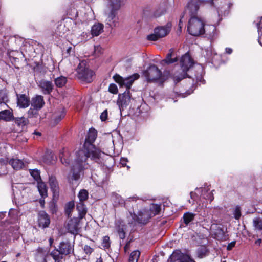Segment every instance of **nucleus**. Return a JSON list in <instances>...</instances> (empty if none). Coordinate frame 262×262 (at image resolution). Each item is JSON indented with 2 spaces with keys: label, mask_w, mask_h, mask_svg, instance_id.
<instances>
[{
  "label": "nucleus",
  "mask_w": 262,
  "mask_h": 262,
  "mask_svg": "<svg viewBox=\"0 0 262 262\" xmlns=\"http://www.w3.org/2000/svg\"><path fill=\"white\" fill-rule=\"evenodd\" d=\"M97 135V131L94 128L89 130L83 144V149L79 150L76 154L74 163L68 177L70 183L78 180L82 172L89 168V165L87 162L88 158L99 164L102 162V152L93 144Z\"/></svg>",
  "instance_id": "obj_1"
},
{
  "label": "nucleus",
  "mask_w": 262,
  "mask_h": 262,
  "mask_svg": "<svg viewBox=\"0 0 262 262\" xmlns=\"http://www.w3.org/2000/svg\"><path fill=\"white\" fill-rule=\"evenodd\" d=\"M204 25L202 19L198 17H192L189 20L187 31L191 35L198 36L206 32ZM209 29L210 31L207 32L206 35L210 38H213L215 35L216 28L214 26H209Z\"/></svg>",
  "instance_id": "obj_2"
},
{
  "label": "nucleus",
  "mask_w": 262,
  "mask_h": 262,
  "mask_svg": "<svg viewBox=\"0 0 262 262\" xmlns=\"http://www.w3.org/2000/svg\"><path fill=\"white\" fill-rule=\"evenodd\" d=\"M194 62L189 54L187 53L183 55L180 60V65L182 72H176L173 75L174 81L178 82L188 76L187 72L193 66Z\"/></svg>",
  "instance_id": "obj_3"
},
{
  "label": "nucleus",
  "mask_w": 262,
  "mask_h": 262,
  "mask_svg": "<svg viewBox=\"0 0 262 262\" xmlns=\"http://www.w3.org/2000/svg\"><path fill=\"white\" fill-rule=\"evenodd\" d=\"M77 78L82 81L90 83L93 81L94 72L86 67L84 61L80 62L76 69Z\"/></svg>",
  "instance_id": "obj_4"
},
{
  "label": "nucleus",
  "mask_w": 262,
  "mask_h": 262,
  "mask_svg": "<svg viewBox=\"0 0 262 262\" xmlns=\"http://www.w3.org/2000/svg\"><path fill=\"white\" fill-rule=\"evenodd\" d=\"M111 200L113 202L114 206L124 205L129 212L132 213V211L134 210L132 204L133 202L136 203L138 199L136 196H133L124 201L120 195L116 193H113L111 196Z\"/></svg>",
  "instance_id": "obj_5"
},
{
  "label": "nucleus",
  "mask_w": 262,
  "mask_h": 262,
  "mask_svg": "<svg viewBox=\"0 0 262 262\" xmlns=\"http://www.w3.org/2000/svg\"><path fill=\"white\" fill-rule=\"evenodd\" d=\"M143 75L148 82H154L163 79L161 71L154 64L150 66L144 70Z\"/></svg>",
  "instance_id": "obj_6"
},
{
  "label": "nucleus",
  "mask_w": 262,
  "mask_h": 262,
  "mask_svg": "<svg viewBox=\"0 0 262 262\" xmlns=\"http://www.w3.org/2000/svg\"><path fill=\"white\" fill-rule=\"evenodd\" d=\"M171 24L167 23L165 26L157 27L154 29V33L148 35L147 39L150 41H156L166 36L170 31Z\"/></svg>",
  "instance_id": "obj_7"
},
{
  "label": "nucleus",
  "mask_w": 262,
  "mask_h": 262,
  "mask_svg": "<svg viewBox=\"0 0 262 262\" xmlns=\"http://www.w3.org/2000/svg\"><path fill=\"white\" fill-rule=\"evenodd\" d=\"M140 76L137 73H135L132 76L126 77L125 78H123L119 75L116 74L113 76L114 80L118 83L121 86H124L126 88V90L129 91V89L135 80L138 79Z\"/></svg>",
  "instance_id": "obj_8"
},
{
  "label": "nucleus",
  "mask_w": 262,
  "mask_h": 262,
  "mask_svg": "<svg viewBox=\"0 0 262 262\" xmlns=\"http://www.w3.org/2000/svg\"><path fill=\"white\" fill-rule=\"evenodd\" d=\"M132 217L134 221L137 223L146 224L151 217V216L149 214L147 210L143 209L138 212V214L134 213Z\"/></svg>",
  "instance_id": "obj_9"
},
{
  "label": "nucleus",
  "mask_w": 262,
  "mask_h": 262,
  "mask_svg": "<svg viewBox=\"0 0 262 262\" xmlns=\"http://www.w3.org/2000/svg\"><path fill=\"white\" fill-rule=\"evenodd\" d=\"M200 4L196 0L190 1L185 10V13L188 14L190 18L192 17H198L196 16L198 11L200 8Z\"/></svg>",
  "instance_id": "obj_10"
},
{
  "label": "nucleus",
  "mask_w": 262,
  "mask_h": 262,
  "mask_svg": "<svg viewBox=\"0 0 262 262\" xmlns=\"http://www.w3.org/2000/svg\"><path fill=\"white\" fill-rule=\"evenodd\" d=\"M80 220L78 217H74L69 221L67 228L70 233L75 235L78 234L80 230L79 223Z\"/></svg>",
  "instance_id": "obj_11"
},
{
  "label": "nucleus",
  "mask_w": 262,
  "mask_h": 262,
  "mask_svg": "<svg viewBox=\"0 0 262 262\" xmlns=\"http://www.w3.org/2000/svg\"><path fill=\"white\" fill-rule=\"evenodd\" d=\"M130 92L128 90L125 91L122 94H119L117 100V103L119 107L123 109L128 106L130 102Z\"/></svg>",
  "instance_id": "obj_12"
},
{
  "label": "nucleus",
  "mask_w": 262,
  "mask_h": 262,
  "mask_svg": "<svg viewBox=\"0 0 262 262\" xmlns=\"http://www.w3.org/2000/svg\"><path fill=\"white\" fill-rule=\"evenodd\" d=\"M38 85L44 95L50 94L54 88V85L52 81L45 79L39 81Z\"/></svg>",
  "instance_id": "obj_13"
},
{
  "label": "nucleus",
  "mask_w": 262,
  "mask_h": 262,
  "mask_svg": "<svg viewBox=\"0 0 262 262\" xmlns=\"http://www.w3.org/2000/svg\"><path fill=\"white\" fill-rule=\"evenodd\" d=\"M58 248L62 254L67 256L74 252V244L68 241H62L60 243Z\"/></svg>",
  "instance_id": "obj_14"
},
{
  "label": "nucleus",
  "mask_w": 262,
  "mask_h": 262,
  "mask_svg": "<svg viewBox=\"0 0 262 262\" xmlns=\"http://www.w3.org/2000/svg\"><path fill=\"white\" fill-rule=\"evenodd\" d=\"M38 223L39 227L43 229L48 227L50 225V216L45 211H40L38 213Z\"/></svg>",
  "instance_id": "obj_15"
},
{
  "label": "nucleus",
  "mask_w": 262,
  "mask_h": 262,
  "mask_svg": "<svg viewBox=\"0 0 262 262\" xmlns=\"http://www.w3.org/2000/svg\"><path fill=\"white\" fill-rule=\"evenodd\" d=\"M36 251V260L38 262H47V257L49 255V250L48 248L39 247Z\"/></svg>",
  "instance_id": "obj_16"
},
{
  "label": "nucleus",
  "mask_w": 262,
  "mask_h": 262,
  "mask_svg": "<svg viewBox=\"0 0 262 262\" xmlns=\"http://www.w3.org/2000/svg\"><path fill=\"white\" fill-rule=\"evenodd\" d=\"M178 61V58L175 56L173 54V50L170 49L169 53L166 55V58L161 61V64L163 66L165 64H170L175 63Z\"/></svg>",
  "instance_id": "obj_17"
},
{
  "label": "nucleus",
  "mask_w": 262,
  "mask_h": 262,
  "mask_svg": "<svg viewBox=\"0 0 262 262\" xmlns=\"http://www.w3.org/2000/svg\"><path fill=\"white\" fill-rule=\"evenodd\" d=\"M30 103L32 107L40 110L45 104L43 97L41 95H36L32 98Z\"/></svg>",
  "instance_id": "obj_18"
},
{
  "label": "nucleus",
  "mask_w": 262,
  "mask_h": 262,
  "mask_svg": "<svg viewBox=\"0 0 262 262\" xmlns=\"http://www.w3.org/2000/svg\"><path fill=\"white\" fill-rule=\"evenodd\" d=\"M17 105L20 108H26L29 106L30 103V100L29 97H28L25 94L18 95L17 94Z\"/></svg>",
  "instance_id": "obj_19"
},
{
  "label": "nucleus",
  "mask_w": 262,
  "mask_h": 262,
  "mask_svg": "<svg viewBox=\"0 0 262 262\" xmlns=\"http://www.w3.org/2000/svg\"><path fill=\"white\" fill-rule=\"evenodd\" d=\"M0 119L5 121H10L14 119L12 109H4L0 111Z\"/></svg>",
  "instance_id": "obj_20"
},
{
  "label": "nucleus",
  "mask_w": 262,
  "mask_h": 262,
  "mask_svg": "<svg viewBox=\"0 0 262 262\" xmlns=\"http://www.w3.org/2000/svg\"><path fill=\"white\" fill-rule=\"evenodd\" d=\"M119 9H115L114 8H112V10L108 15L107 18L106 19L107 24H108L111 28L115 27L117 25V22L112 20L115 17L117 14V11Z\"/></svg>",
  "instance_id": "obj_21"
},
{
  "label": "nucleus",
  "mask_w": 262,
  "mask_h": 262,
  "mask_svg": "<svg viewBox=\"0 0 262 262\" xmlns=\"http://www.w3.org/2000/svg\"><path fill=\"white\" fill-rule=\"evenodd\" d=\"M76 209L79 215L78 218L80 219H83L87 212V209L84 204V202H79L77 204Z\"/></svg>",
  "instance_id": "obj_22"
},
{
  "label": "nucleus",
  "mask_w": 262,
  "mask_h": 262,
  "mask_svg": "<svg viewBox=\"0 0 262 262\" xmlns=\"http://www.w3.org/2000/svg\"><path fill=\"white\" fill-rule=\"evenodd\" d=\"M49 183L51 189L54 193L58 192V183L55 177L52 176H50L49 178Z\"/></svg>",
  "instance_id": "obj_23"
},
{
  "label": "nucleus",
  "mask_w": 262,
  "mask_h": 262,
  "mask_svg": "<svg viewBox=\"0 0 262 262\" xmlns=\"http://www.w3.org/2000/svg\"><path fill=\"white\" fill-rule=\"evenodd\" d=\"M50 255L53 258L55 262H61L64 256L61 253L59 248H55L50 253Z\"/></svg>",
  "instance_id": "obj_24"
},
{
  "label": "nucleus",
  "mask_w": 262,
  "mask_h": 262,
  "mask_svg": "<svg viewBox=\"0 0 262 262\" xmlns=\"http://www.w3.org/2000/svg\"><path fill=\"white\" fill-rule=\"evenodd\" d=\"M103 30V25L98 23L94 24L91 29V33L93 36H97L101 34Z\"/></svg>",
  "instance_id": "obj_25"
},
{
  "label": "nucleus",
  "mask_w": 262,
  "mask_h": 262,
  "mask_svg": "<svg viewBox=\"0 0 262 262\" xmlns=\"http://www.w3.org/2000/svg\"><path fill=\"white\" fill-rule=\"evenodd\" d=\"M37 188L42 198L47 196V187L45 183L41 180L37 182Z\"/></svg>",
  "instance_id": "obj_26"
},
{
  "label": "nucleus",
  "mask_w": 262,
  "mask_h": 262,
  "mask_svg": "<svg viewBox=\"0 0 262 262\" xmlns=\"http://www.w3.org/2000/svg\"><path fill=\"white\" fill-rule=\"evenodd\" d=\"M9 164L16 170H20L24 166L23 162L19 159H11L9 161Z\"/></svg>",
  "instance_id": "obj_27"
},
{
  "label": "nucleus",
  "mask_w": 262,
  "mask_h": 262,
  "mask_svg": "<svg viewBox=\"0 0 262 262\" xmlns=\"http://www.w3.org/2000/svg\"><path fill=\"white\" fill-rule=\"evenodd\" d=\"M253 225L254 230L256 232H259L262 234V219L260 217H255L253 220Z\"/></svg>",
  "instance_id": "obj_28"
},
{
  "label": "nucleus",
  "mask_w": 262,
  "mask_h": 262,
  "mask_svg": "<svg viewBox=\"0 0 262 262\" xmlns=\"http://www.w3.org/2000/svg\"><path fill=\"white\" fill-rule=\"evenodd\" d=\"M209 190V188H203L202 189V194L203 198L205 200L209 201L210 202H211L214 199L213 193L212 192L208 193V191Z\"/></svg>",
  "instance_id": "obj_29"
},
{
  "label": "nucleus",
  "mask_w": 262,
  "mask_h": 262,
  "mask_svg": "<svg viewBox=\"0 0 262 262\" xmlns=\"http://www.w3.org/2000/svg\"><path fill=\"white\" fill-rule=\"evenodd\" d=\"M135 196H136L138 199V200H137L136 203L133 202L132 204L134 207V210L132 211V213L129 212L132 216V215H133L134 213H135V211L136 210H138L139 208L141 209L144 203L143 201L141 199L139 198V197H137L136 195H135Z\"/></svg>",
  "instance_id": "obj_30"
},
{
  "label": "nucleus",
  "mask_w": 262,
  "mask_h": 262,
  "mask_svg": "<svg viewBox=\"0 0 262 262\" xmlns=\"http://www.w3.org/2000/svg\"><path fill=\"white\" fill-rule=\"evenodd\" d=\"M74 202L73 201L69 202L65 206V213L68 216L70 217L71 212H72L74 208Z\"/></svg>",
  "instance_id": "obj_31"
},
{
  "label": "nucleus",
  "mask_w": 262,
  "mask_h": 262,
  "mask_svg": "<svg viewBox=\"0 0 262 262\" xmlns=\"http://www.w3.org/2000/svg\"><path fill=\"white\" fill-rule=\"evenodd\" d=\"M14 120L15 123L19 126H24L28 123V120L27 118L22 117L14 118L12 119Z\"/></svg>",
  "instance_id": "obj_32"
},
{
  "label": "nucleus",
  "mask_w": 262,
  "mask_h": 262,
  "mask_svg": "<svg viewBox=\"0 0 262 262\" xmlns=\"http://www.w3.org/2000/svg\"><path fill=\"white\" fill-rule=\"evenodd\" d=\"M55 84L59 88L63 86L67 82V78L64 76H60L55 79Z\"/></svg>",
  "instance_id": "obj_33"
},
{
  "label": "nucleus",
  "mask_w": 262,
  "mask_h": 262,
  "mask_svg": "<svg viewBox=\"0 0 262 262\" xmlns=\"http://www.w3.org/2000/svg\"><path fill=\"white\" fill-rule=\"evenodd\" d=\"M194 214L190 212H187L183 215L184 223L186 225H188L189 223L194 220Z\"/></svg>",
  "instance_id": "obj_34"
},
{
  "label": "nucleus",
  "mask_w": 262,
  "mask_h": 262,
  "mask_svg": "<svg viewBox=\"0 0 262 262\" xmlns=\"http://www.w3.org/2000/svg\"><path fill=\"white\" fill-rule=\"evenodd\" d=\"M150 215L155 216L158 214L161 211V205L158 204H152L150 207Z\"/></svg>",
  "instance_id": "obj_35"
},
{
  "label": "nucleus",
  "mask_w": 262,
  "mask_h": 262,
  "mask_svg": "<svg viewBox=\"0 0 262 262\" xmlns=\"http://www.w3.org/2000/svg\"><path fill=\"white\" fill-rule=\"evenodd\" d=\"M38 108L32 107L29 108L27 112V116L28 118H36L38 115Z\"/></svg>",
  "instance_id": "obj_36"
},
{
  "label": "nucleus",
  "mask_w": 262,
  "mask_h": 262,
  "mask_svg": "<svg viewBox=\"0 0 262 262\" xmlns=\"http://www.w3.org/2000/svg\"><path fill=\"white\" fill-rule=\"evenodd\" d=\"M140 255V252L138 250L133 251L129 258V262H137Z\"/></svg>",
  "instance_id": "obj_37"
},
{
  "label": "nucleus",
  "mask_w": 262,
  "mask_h": 262,
  "mask_svg": "<svg viewBox=\"0 0 262 262\" xmlns=\"http://www.w3.org/2000/svg\"><path fill=\"white\" fill-rule=\"evenodd\" d=\"M182 254L180 250H176L170 255L168 260L170 259L171 261H179Z\"/></svg>",
  "instance_id": "obj_38"
},
{
  "label": "nucleus",
  "mask_w": 262,
  "mask_h": 262,
  "mask_svg": "<svg viewBox=\"0 0 262 262\" xmlns=\"http://www.w3.org/2000/svg\"><path fill=\"white\" fill-rule=\"evenodd\" d=\"M68 155V152L64 150L60 152L59 157L61 163L66 165H68L70 164V160L66 158Z\"/></svg>",
  "instance_id": "obj_39"
},
{
  "label": "nucleus",
  "mask_w": 262,
  "mask_h": 262,
  "mask_svg": "<svg viewBox=\"0 0 262 262\" xmlns=\"http://www.w3.org/2000/svg\"><path fill=\"white\" fill-rule=\"evenodd\" d=\"M88 192L85 189L81 190L78 193V198L80 202H84L88 198Z\"/></svg>",
  "instance_id": "obj_40"
},
{
  "label": "nucleus",
  "mask_w": 262,
  "mask_h": 262,
  "mask_svg": "<svg viewBox=\"0 0 262 262\" xmlns=\"http://www.w3.org/2000/svg\"><path fill=\"white\" fill-rule=\"evenodd\" d=\"M30 174L32 176V177L37 181H40L41 180L40 176V172L39 170L37 169H32L30 170Z\"/></svg>",
  "instance_id": "obj_41"
},
{
  "label": "nucleus",
  "mask_w": 262,
  "mask_h": 262,
  "mask_svg": "<svg viewBox=\"0 0 262 262\" xmlns=\"http://www.w3.org/2000/svg\"><path fill=\"white\" fill-rule=\"evenodd\" d=\"M117 231L121 239H124L125 237V232L124 230L123 225L118 226L117 227Z\"/></svg>",
  "instance_id": "obj_42"
},
{
  "label": "nucleus",
  "mask_w": 262,
  "mask_h": 262,
  "mask_svg": "<svg viewBox=\"0 0 262 262\" xmlns=\"http://www.w3.org/2000/svg\"><path fill=\"white\" fill-rule=\"evenodd\" d=\"M261 24H262V17L261 18L260 23L257 24V27L258 31L259 32V34L258 40L259 43L262 46V32H261L262 26H261Z\"/></svg>",
  "instance_id": "obj_43"
},
{
  "label": "nucleus",
  "mask_w": 262,
  "mask_h": 262,
  "mask_svg": "<svg viewBox=\"0 0 262 262\" xmlns=\"http://www.w3.org/2000/svg\"><path fill=\"white\" fill-rule=\"evenodd\" d=\"M102 245L105 249H108L110 247V240L108 236H105L103 238Z\"/></svg>",
  "instance_id": "obj_44"
},
{
  "label": "nucleus",
  "mask_w": 262,
  "mask_h": 262,
  "mask_svg": "<svg viewBox=\"0 0 262 262\" xmlns=\"http://www.w3.org/2000/svg\"><path fill=\"white\" fill-rule=\"evenodd\" d=\"M112 8L119 9L121 7V0H110Z\"/></svg>",
  "instance_id": "obj_45"
},
{
  "label": "nucleus",
  "mask_w": 262,
  "mask_h": 262,
  "mask_svg": "<svg viewBox=\"0 0 262 262\" xmlns=\"http://www.w3.org/2000/svg\"><path fill=\"white\" fill-rule=\"evenodd\" d=\"M207 250L205 247H201L198 250L197 254L199 258H202L206 255Z\"/></svg>",
  "instance_id": "obj_46"
},
{
  "label": "nucleus",
  "mask_w": 262,
  "mask_h": 262,
  "mask_svg": "<svg viewBox=\"0 0 262 262\" xmlns=\"http://www.w3.org/2000/svg\"><path fill=\"white\" fill-rule=\"evenodd\" d=\"M65 116V113L62 111L60 113L59 115H56L54 117L55 124H57L59 121L61 120Z\"/></svg>",
  "instance_id": "obj_47"
},
{
  "label": "nucleus",
  "mask_w": 262,
  "mask_h": 262,
  "mask_svg": "<svg viewBox=\"0 0 262 262\" xmlns=\"http://www.w3.org/2000/svg\"><path fill=\"white\" fill-rule=\"evenodd\" d=\"M108 91L114 94H117L118 93L117 86L115 84H111L108 87Z\"/></svg>",
  "instance_id": "obj_48"
},
{
  "label": "nucleus",
  "mask_w": 262,
  "mask_h": 262,
  "mask_svg": "<svg viewBox=\"0 0 262 262\" xmlns=\"http://www.w3.org/2000/svg\"><path fill=\"white\" fill-rule=\"evenodd\" d=\"M191 258L188 255L182 254L179 260L180 262H189V260Z\"/></svg>",
  "instance_id": "obj_49"
},
{
  "label": "nucleus",
  "mask_w": 262,
  "mask_h": 262,
  "mask_svg": "<svg viewBox=\"0 0 262 262\" xmlns=\"http://www.w3.org/2000/svg\"><path fill=\"white\" fill-rule=\"evenodd\" d=\"M234 217L238 220L241 216L240 207L236 206L234 212Z\"/></svg>",
  "instance_id": "obj_50"
},
{
  "label": "nucleus",
  "mask_w": 262,
  "mask_h": 262,
  "mask_svg": "<svg viewBox=\"0 0 262 262\" xmlns=\"http://www.w3.org/2000/svg\"><path fill=\"white\" fill-rule=\"evenodd\" d=\"M84 252L88 255H90L93 251L94 249L88 245H85L83 247Z\"/></svg>",
  "instance_id": "obj_51"
},
{
  "label": "nucleus",
  "mask_w": 262,
  "mask_h": 262,
  "mask_svg": "<svg viewBox=\"0 0 262 262\" xmlns=\"http://www.w3.org/2000/svg\"><path fill=\"white\" fill-rule=\"evenodd\" d=\"M100 119L102 121H105L107 118V110H104L100 115Z\"/></svg>",
  "instance_id": "obj_52"
},
{
  "label": "nucleus",
  "mask_w": 262,
  "mask_h": 262,
  "mask_svg": "<svg viewBox=\"0 0 262 262\" xmlns=\"http://www.w3.org/2000/svg\"><path fill=\"white\" fill-rule=\"evenodd\" d=\"M164 12L165 11L164 10H161L160 11H159L158 10H157L154 12V16L156 17H158L160 16L161 15L163 14L164 13Z\"/></svg>",
  "instance_id": "obj_53"
},
{
  "label": "nucleus",
  "mask_w": 262,
  "mask_h": 262,
  "mask_svg": "<svg viewBox=\"0 0 262 262\" xmlns=\"http://www.w3.org/2000/svg\"><path fill=\"white\" fill-rule=\"evenodd\" d=\"M235 241H233L230 243L227 247V249L228 250H231L235 246Z\"/></svg>",
  "instance_id": "obj_54"
},
{
  "label": "nucleus",
  "mask_w": 262,
  "mask_h": 262,
  "mask_svg": "<svg viewBox=\"0 0 262 262\" xmlns=\"http://www.w3.org/2000/svg\"><path fill=\"white\" fill-rule=\"evenodd\" d=\"M206 55L208 58H210V56L212 55V51L211 48H208L206 50Z\"/></svg>",
  "instance_id": "obj_55"
},
{
  "label": "nucleus",
  "mask_w": 262,
  "mask_h": 262,
  "mask_svg": "<svg viewBox=\"0 0 262 262\" xmlns=\"http://www.w3.org/2000/svg\"><path fill=\"white\" fill-rule=\"evenodd\" d=\"M183 17H184V15H183L181 16V19H180V21H179V29H180V31H181V29H182V27L183 26V23H182V18Z\"/></svg>",
  "instance_id": "obj_56"
},
{
  "label": "nucleus",
  "mask_w": 262,
  "mask_h": 262,
  "mask_svg": "<svg viewBox=\"0 0 262 262\" xmlns=\"http://www.w3.org/2000/svg\"><path fill=\"white\" fill-rule=\"evenodd\" d=\"M127 161L126 158H121V163L123 166H125L126 165V162Z\"/></svg>",
  "instance_id": "obj_57"
},
{
  "label": "nucleus",
  "mask_w": 262,
  "mask_h": 262,
  "mask_svg": "<svg viewBox=\"0 0 262 262\" xmlns=\"http://www.w3.org/2000/svg\"><path fill=\"white\" fill-rule=\"evenodd\" d=\"M226 52L228 54H230L232 52V49L229 48H226Z\"/></svg>",
  "instance_id": "obj_58"
},
{
  "label": "nucleus",
  "mask_w": 262,
  "mask_h": 262,
  "mask_svg": "<svg viewBox=\"0 0 262 262\" xmlns=\"http://www.w3.org/2000/svg\"><path fill=\"white\" fill-rule=\"evenodd\" d=\"M50 210L53 213H54V211H55V205L54 204H52L51 206L50 207Z\"/></svg>",
  "instance_id": "obj_59"
},
{
  "label": "nucleus",
  "mask_w": 262,
  "mask_h": 262,
  "mask_svg": "<svg viewBox=\"0 0 262 262\" xmlns=\"http://www.w3.org/2000/svg\"><path fill=\"white\" fill-rule=\"evenodd\" d=\"M261 239H258L255 242V244H257V245H260L261 244Z\"/></svg>",
  "instance_id": "obj_60"
},
{
  "label": "nucleus",
  "mask_w": 262,
  "mask_h": 262,
  "mask_svg": "<svg viewBox=\"0 0 262 262\" xmlns=\"http://www.w3.org/2000/svg\"><path fill=\"white\" fill-rule=\"evenodd\" d=\"M195 194H196L195 193H194L193 192H190L191 198L192 199H194V196L195 195Z\"/></svg>",
  "instance_id": "obj_61"
},
{
  "label": "nucleus",
  "mask_w": 262,
  "mask_h": 262,
  "mask_svg": "<svg viewBox=\"0 0 262 262\" xmlns=\"http://www.w3.org/2000/svg\"><path fill=\"white\" fill-rule=\"evenodd\" d=\"M72 50V47H70L68 48V49L67 50V53L69 54H70Z\"/></svg>",
  "instance_id": "obj_62"
},
{
  "label": "nucleus",
  "mask_w": 262,
  "mask_h": 262,
  "mask_svg": "<svg viewBox=\"0 0 262 262\" xmlns=\"http://www.w3.org/2000/svg\"><path fill=\"white\" fill-rule=\"evenodd\" d=\"M49 241L50 246H51L52 245L54 240L52 238H50Z\"/></svg>",
  "instance_id": "obj_63"
},
{
  "label": "nucleus",
  "mask_w": 262,
  "mask_h": 262,
  "mask_svg": "<svg viewBox=\"0 0 262 262\" xmlns=\"http://www.w3.org/2000/svg\"><path fill=\"white\" fill-rule=\"evenodd\" d=\"M96 262H103L102 258L101 257H99V258L97 259Z\"/></svg>",
  "instance_id": "obj_64"
}]
</instances>
